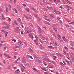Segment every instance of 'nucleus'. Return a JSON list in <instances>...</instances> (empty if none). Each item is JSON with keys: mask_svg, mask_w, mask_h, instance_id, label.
<instances>
[{"mask_svg": "<svg viewBox=\"0 0 74 74\" xmlns=\"http://www.w3.org/2000/svg\"><path fill=\"white\" fill-rule=\"evenodd\" d=\"M56 14H60V13L58 11H57L56 12Z\"/></svg>", "mask_w": 74, "mask_h": 74, "instance_id": "4be33fe9", "label": "nucleus"}, {"mask_svg": "<svg viewBox=\"0 0 74 74\" xmlns=\"http://www.w3.org/2000/svg\"><path fill=\"white\" fill-rule=\"evenodd\" d=\"M9 10L11 9V6L10 5H9Z\"/></svg>", "mask_w": 74, "mask_h": 74, "instance_id": "bb28decb", "label": "nucleus"}, {"mask_svg": "<svg viewBox=\"0 0 74 74\" xmlns=\"http://www.w3.org/2000/svg\"><path fill=\"white\" fill-rule=\"evenodd\" d=\"M42 39V40H45V38L43 37Z\"/></svg>", "mask_w": 74, "mask_h": 74, "instance_id": "338daca9", "label": "nucleus"}, {"mask_svg": "<svg viewBox=\"0 0 74 74\" xmlns=\"http://www.w3.org/2000/svg\"><path fill=\"white\" fill-rule=\"evenodd\" d=\"M2 25H7V23H5V22H3L2 23Z\"/></svg>", "mask_w": 74, "mask_h": 74, "instance_id": "c9c22d12", "label": "nucleus"}, {"mask_svg": "<svg viewBox=\"0 0 74 74\" xmlns=\"http://www.w3.org/2000/svg\"><path fill=\"white\" fill-rule=\"evenodd\" d=\"M57 55H59L60 57H63V55H62V54L58 53Z\"/></svg>", "mask_w": 74, "mask_h": 74, "instance_id": "b1692460", "label": "nucleus"}, {"mask_svg": "<svg viewBox=\"0 0 74 74\" xmlns=\"http://www.w3.org/2000/svg\"><path fill=\"white\" fill-rule=\"evenodd\" d=\"M23 42H21V40H20L18 42L19 44H22L23 43Z\"/></svg>", "mask_w": 74, "mask_h": 74, "instance_id": "f3484780", "label": "nucleus"}, {"mask_svg": "<svg viewBox=\"0 0 74 74\" xmlns=\"http://www.w3.org/2000/svg\"><path fill=\"white\" fill-rule=\"evenodd\" d=\"M28 57H29V58H30V59H33V57H32L30 56H28Z\"/></svg>", "mask_w": 74, "mask_h": 74, "instance_id": "72a5a7b5", "label": "nucleus"}, {"mask_svg": "<svg viewBox=\"0 0 74 74\" xmlns=\"http://www.w3.org/2000/svg\"><path fill=\"white\" fill-rule=\"evenodd\" d=\"M4 55H5V56H6L7 57L8 56V54H7L6 53H4Z\"/></svg>", "mask_w": 74, "mask_h": 74, "instance_id": "e433bc0d", "label": "nucleus"}, {"mask_svg": "<svg viewBox=\"0 0 74 74\" xmlns=\"http://www.w3.org/2000/svg\"><path fill=\"white\" fill-rule=\"evenodd\" d=\"M15 73L16 74H19V72L17 71H15Z\"/></svg>", "mask_w": 74, "mask_h": 74, "instance_id": "a878e982", "label": "nucleus"}, {"mask_svg": "<svg viewBox=\"0 0 74 74\" xmlns=\"http://www.w3.org/2000/svg\"><path fill=\"white\" fill-rule=\"evenodd\" d=\"M24 17L25 18L28 19V17H27V16H26V15H24Z\"/></svg>", "mask_w": 74, "mask_h": 74, "instance_id": "cd10ccee", "label": "nucleus"}, {"mask_svg": "<svg viewBox=\"0 0 74 74\" xmlns=\"http://www.w3.org/2000/svg\"><path fill=\"white\" fill-rule=\"evenodd\" d=\"M47 4H51V3H49V2L47 3Z\"/></svg>", "mask_w": 74, "mask_h": 74, "instance_id": "680f3d73", "label": "nucleus"}, {"mask_svg": "<svg viewBox=\"0 0 74 74\" xmlns=\"http://www.w3.org/2000/svg\"><path fill=\"white\" fill-rule=\"evenodd\" d=\"M74 24V21H73L71 23H69V25H73Z\"/></svg>", "mask_w": 74, "mask_h": 74, "instance_id": "5701e85b", "label": "nucleus"}, {"mask_svg": "<svg viewBox=\"0 0 74 74\" xmlns=\"http://www.w3.org/2000/svg\"><path fill=\"white\" fill-rule=\"evenodd\" d=\"M59 38H61V37H60V36H58V38L59 39Z\"/></svg>", "mask_w": 74, "mask_h": 74, "instance_id": "0e129e2a", "label": "nucleus"}, {"mask_svg": "<svg viewBox=\"0 0 74 74\" xmlns=\"http://www.w3.org/2000/svg\"><path fill=\"white\" fill-rule=\"evenodd\" d=\"M9 27L8 26H5V29H8L9 28Z\"/></svg>", "mask_w": 74, "mask_h": 74, "instance_id": "c756f323", "label": "nucleus"}, {"mask_svg": "<svg viewBox=\"0 0 74 74\" xmlns=\"http://www.w3.org/2000/svg\"><path fill=\"white\" fill-rule=\"evenodd\" d=\"M15 47L16 48H19V46H17V45H16L15 46Z\"/></svg>", "mask_w": 74, "mask_h": 74, "instance_id": "2f4dec72", "label": "nucleus"}, {"mask_svg": "<svg viewBox=\"0 0 74 74\" xmlns=\"http://www.w3.org/2000/svg\"><path fill=\"white\" fill-rule=\"evenodd\" d=\"M28 24H29L30 26H31V27H33V25H32V23H28Z\"/></svg>", "mask_w": 74, "mask_h": 74, "instance_id": "6ab92c4d", "label": "nucleus"}, {"mask_svg": "<svg viewBox=\"0 0 74 74\" xmlns=\"http://www.w3.org/2000/svg\"><path fill=\"white\" fill-rule=\"evenodd\" d=\"M6 11H8V8H7V7H6Z\"/></svg>", "mask_w": 74, "mask_h": 74, "instance_id": "4d7b16f0", "label": "nucleus"}, {"mask_svg": "<svg viewBox=\"0 0 74 74\" xmlns=\"http://www.w3.org/2000/svg\"><path fill=\"white\" fill-rule=\"evenodd\" d=\"M66 26L67 27H70V26L68 25H66Z\"/></svg>", "mask_w": 74, "mask_h": 74, "instance_id": "49530a36", "label": "nucleus"}, {"mask_svg": "<svg viewBox=\"0 0 74 74\" xmlns=\"http://www.w3.org/2000/svg\"><path fill=\"white\" fill-rule=\"evenodd\" d=\"M14 54H16V55H17L18 54V52H14Z\"/></svg>", "mask_w": 74, "mask_h": 74, "instance_id": "09e8293b", "label": "nucleus"}, {"mask_svg": "<svg viewBox=\"0 0 74 74\" xmlns=\"http://www.w3.org/2000/svg\"><path fill=\"white\" fill-rule=\"evenodd\" d=\"M7 34H8V32H7L5 34V37H7Z\"/></svg>", "mask_w": 74, "mask_h": 74, "instance_id": "58836bf2", "label": "nucleus"}, {"mask_svg": "<svg viewBox=\"0 0 74 74\" xmlns=\"http://www.w3.org/2000/svg\"><path fill=\"white\" fill-rule=\"evenodd\" d=\"M44 23H45V24H47V25H50V23L48 22H46L45 21H44Z\"/></svg>", "mask_w": 74, "mask_h": 74, "instance_id": "423d86ee", "label": "nucleus"}, {"mask_svg": "<svg viewBox=\"0 0 74 74\" xmlns=\"http://www.w3.org/2000/svg\"><path fill=\"white\" fill-rule=\"evenodd\" d=\"M42 70H44V71H47V70L45 68H42Z\"/></svg>", "mask_w": 74, "mask_h": 74, "instance_id": "473e14b6", "label": "nucleus"}, {"mask_svg": "<svg viewBox=\"0 0 74 74\" xmlns=\"http://www.w3.org/2000/svg\"><path fill=\"white\" fill-rule=\"evenodd\" d=\"M64 42L63 40H61L60 41V43H61V44H63Z\"/></svg>", "mask_w": 74, "mask_h": 74, "instance_id": "7c9ffc66", "label": "nucleus"}, {"mask_svg": "<svg viewBox=\"0 0 74 74\" xmlns=\"http://www.w3.org/2000/svg\"><path fill=\"white\" fill-rule=\"evenodd\" d=\"M2 19H3V20H4V19H5V18H4V15L3 14H2Z\"/></svg>", "mask_w": 74, "mask_h": 74, "instance_id": "2eb2a0df", "label": "nucleus"}, {"mask_svg": "<svg viewBox=\"0 0 74 74\" xmlns=\"http://www.w3.org/2000/svg\"><path fill=\"white\" fill-rule=\"evenodd\" d=\"M25 31L26 33H28V29H25Z\"/></svg>", "mask_w": 74, "mask_h": 74, "instance_id": "412c9836", "label": "nucleus"}, {"mask_svg": "<svg viewBox=\"0 0 74 74\" xmlns=\"http://www.w3.org/2000/svg\"><path fill=\"white\" fill-rule=\"evenodd\" d=\"M72 60L73 63H74V58H72Z\"/></svg>", "mask_w": 74, "mask_h": 74, "instance_id": "c03bdc74", "label": "nucleus"}, {"mask_svg": "<svg viewBox=\"0 0 74 74\" xmlns=\"http://www.w3.org/2000/svg\"><path fill=\"white\" fill-rule=\"evenodd\" d=\"M40 49H44V47H42V45H40Z\"/></svg>", "mask_w": 74, "mask_h": 74, "instance_id": "1a4fd4ad", "label": "nucleus"}, {"mask_svg": "<svg viewBox=\"0 0 74 74\" xmlns=\"http://www.w3.org/2000/svg\"><path fill=\"white\" fill-rule=\"evenodd\" d=\"M26 58L25 57H23L22 60V62L23 63H26Z\"/></svg>", "mask_w": 74, "mask_h": 74, "instance_id": "7ed1b4c3", "label": "nucleus"}, {"mask_svg": "<svg viewBox=\"0 0 74 74\" xmlns=\"http://www.w3.org/2000/svg\"><path fill=\"white\" fill-rule=\"evenodd\" d=\"M28 51H29L30 52H33V51L32 49H31L30 48H28Z\"/></svg>", "mask_w": 74, "mask_h": 74, "instance_id": "39448f33", "label": "nucleus"}, {"mask_svg": "<svg viewBox=\"0 0 74 74\" xmlns=\"http://www.w3.org/2000/svg\"><path fill=\"white\" fill-rule=\"evenodd\" d=\"M12 41H14V42H16V40L15 39H13Z\"/></svg>", "mask_w": 74, "mask_h": 74, "instance_id": "3c124183", "label": "nucleus"}, {"mask_svg": "<svg viewBox=\"0 0 74 74\" xmlns=\"http://www.w3.org/2000/svg\"><path fill=\"white\" fill-rule=\"evenodd\" d=\"M57 3H60V1L59 0H57Z\"/></svg>", "mask_w": 74, "mask_h": 74, "instance_id": "603ef678", "label": "nucleus"}, {"mask_svg": "<svg viewBox=\"0 0 74 74\" xmlns=\"http://www.w3.org/2000/svg\"><path fill=\"white\" fill-rule=\"evenodd\" d=\"M38 29L39 30L38 32H41V29L40 28V27L39 26H38Z\"/></svg>", "mask_w": 74, "mask_h": 74, "instance_id": "f8f14e48", "label": "nucleus"}, {"mask_svg": "<svg viewBox=\"0 0 74 74\" xmlns=\"http://www.w3.org/2000/svg\"><path fill=\"white\" fill-rule=\"evenodd\" d=\"M15 13H16V14L18 13V11H17V10H16L15 11Z\"/></svg>", "mask_w": 74, "mask_h": 74, "instance_id": "13d9d810", "label": "nucleus"}, {"mask_svg": "<svg viewBox=\"0 0 74 74\" xmlns=\"http://www.w3.org/2000/svg\"><path fill=\"white\" fill-rule=\"evenodd\" d=\"M53 35L54 37H55L56 38V36H55V33L53 34Z\"/></svg>", "mask_w": 74, "mask_h": 74, "instance_id": "79ce46f5", "label": "nucleus"}, {"mask_svg": "<svg viewBox=\"0 0 74 74\" xmlns=\"http://www.w3.org/2000/svg\"><path fill=\"white\" fill-rule=\"evenodd\" d=\"M37 61L39 63H42V62H41V60H37Z\"/></svg>", "mask_w": 74, "mask_h": 74, "instance_id": "a211bd4d", "label": "nucleus"}, {"mask_svg": "<svg viewBox=\"0 0 74 74\" xmlns=\"http://www.w3.org/2000/svg\"><path fill=\"white\" fill-rule=\"evenodd\" d=\"M8 20H9V21H11V18H8Z\"/></svg>", "mask_w": 74, "mask_h": 74, "instance_id": "8fccbe9b", "label": "nucleus"}, {"mask_svg": "<svg viewBox=\"0 0 74 74\" xmlns=\"http://www.w3.org/2000/svg\"><path fill=\"white\" fill-rule=\"evenodd\" d=\"M65 1L66 2H67V3H68L69 4H71V3L68 0H65Z\"/></svg>", "mask_w": 74, "mask_h": 74, "instance_id": "0eeeda50", "label": "nucleus"}, {"mask_svg": "<svg viewBox=\"0 0 74 74\" xmlns=\"http://www.w3.org/2000/svg\"><path fill=\"white\" fill-rule=\"evenodd\" d=\"M35 43L36 44V45H38V42H37V41Z\"/></svg>", "mask_w": 74, "mask_h": 74, "instance_id": "5fc2aeb1", "label": "nucleus"}, {"mask_svg": "<svg viewBox=\"0 0 74 74\" xmlns=\"http://www.w3.org/2000/svg\"><path fill=\"white\" fill-rule=\"evenodd\" d=\"M40 37L41 38V39H42V38H43V36H40Z\"/></svg>", "mask_w": 74, "mask_h": 74, "instance_id": "a18cd8bd", "label": "nucleus"}, {"mask_svg": "<svg viewBox=\"0 0 74 74\" xmlns=\"http://www.w3.org/2000/svg\"><path fill=\"white\" fill-rule=\"evenodd\" d=\"M63 63H64L65 66H66V63H65V62H63Z\"/></svg>", "mask_w": 74, "mask_h": 74, "instance_id": "774afa93", "label": "nucleus"}, {"mask_svg": "<svg viewBox=\"0 0 74 74\" xmlns=\"http://www.w3.org/2000/svg\"><path fill=\"white\" fill-rule=\"evenodd\" d=\"M49 48H51V49H52V46H50L48 47Z\"/></svg>", "mask_w": 74, "mask_h": 74, "instance_id": "a19ab883", "label": "nucleus"}, {"mask_svg": "<svg viewBox=\"0 0 74 74\" xmlns=\"http://www.w3.org/2000/svg\"><path fill=\"white\" fill-rule=\"evenodd\" d=\"M55 46H58V44L56 43V42H55Z\"/></svg>", "mask_w": 74, "mask_h": 74, "instance_id": "f704fd0d", "label": "nucleus"}, {"mask_svg": "<svg viewBox=\"0 0 74 74\" xmlns=\"http://www.w3.org/2000/svg\"><path fill=\"white\" fill-rule=\"evenodd\" d=\"M40 42H41L42 43V44H43V42H42V40H41L40 39Z\"/></svg>", "mask_w": 74, "mask_h": 74, "instance_id": "37998d69", "label": "nucleus"}, {"mask_svg": "<svg viewBox=\"0 0 74 74\" xmlns=\"http://www.w3.org/2000/svg\"><path fill=\"white\" fill-rule=\"evenodd\" d=\"M49 16L50 17H51V18H53V15L52 14H49Z\"/></svg>", "mask_w": 74, "mask_h": 74, "instance_id": "9b49d317", "label": "nucleus"}, {"mask_svg": "<svg viewBox=\"0 0 74 74\" xmlns=\"http://www.w3.org/2000/svg\"><path fill=\"white\" fill-rule=\"evenodd\" d=\"M32 69L34 70L35 71H36V69L34 68H33Z\"/></svg>", "mask_w": 74, "mask_h": 74, "instance_id": "e2e57ef3", "label": "nucleus"}, {"mask_svg": "<svg viewBox=\"0 0 74 74\" xmlns=\"http://www.w3.org/2000/svg\"><path fill=\"white\" fill-rule=\"evenodd\" d=\"M45 20H46L47 21H49V22H50V20H49V19H47V18H45Z\"/></svg>", "mask_w": 74, "mask_h": 74, "instance_id": "c85d7f7f", "label": "nucleus"}, {"mask_svg": "<svg viewBox=\"0 0 74 74\" xmlns=\"http://www.w3.org/2000/svg\"><path fill=\"white\" fill-rule=\"evenodd\" d=\"M29 36L30 38H34V37H33V36L32 35V34H31V33H29Z\"/></svg>", "mask_w": 74, "mask_h": 74, "instance_id": "20e7f679", "label": "nucleus"}, {"mask_svg": "<svg viewBox=\"0 0 74 74\" xmlns=\"http://www.w3.org/2000/svg\"><path fill=\"white\" fill-rule=\"evenodd\" d=\"M21 71H22V72H23V71L24 70V68L22 67H21Z\"/></svg>", "mask_w": 74, "mask_h": 74, "instance_id": "aec40b11", "label": "nucleus"}, {"mask_svg": "<svg viewBox=\"0 0 74 74\" xmlns=\"http://www.w3.org/2000/svg\"><path fill=\"white\" fill-rule=\"evenodd\" d=\"M16 9L15 8H13V11H15Z\"/></svg>", "mask_w": 74, "mask_h": 74, "instance_id": "bf43d9fd", "label": "nucleus"}, {"mask_svg": "<svg viewBox=\"0 0 74 74\" xmlns=\"http://www.w3.org/2000/svg\"><path fill=\"white\" fill-rule=\"evenodd\" d=\"M60 64L61 66H63V67H64L65 66V65L63 64V63H62V62H60Z\"/></svg>", "mask_w": 74, "mask_h": 74, "instance_id": "4468645a", "label": "nucleus"}, {"mask_svg": "<svg viewBox=\"0 0 74 74\" xmlns=\"http://www.w3.org/2000/svg\"><path fill=\"white\" fill-rule=\"evenodd\" d=\"M65 7H66V8H69L70 6L68 5H65Z\"/></svg>", "mask_w": 74, "mask_h": 74, "instance_id": "4c0bfd02", "label": "nucleus"}, {"mask_svg": "<svg viewBox=\"0 0 74 74\" xmlns=\"http://www.w3.org/2000/svg\"><path fill=\"white\" fill-rule=\"evenodd\" d=\"M44 60H45L46 62H47H47H50V63H52V62L51 61L49 60V59L48 58H44Z\"/></svg>", "mask_w": 74, "mask_h": 74, "instance_id": "f257e3e1", "label": "nucleus"}, {"mask_svg": "<svg viewBox=\"0 0 74 74\" xmlns=\"http://www.w3.org/2000/svg\"><path fill=\"white\" fill-rule=\"evenodd\" d=\"M49 68H53V66H49Z\"/></svg>", "mask_w": 74, "mask_h": 74, "instance_id": "052dcab7", "label": "nucleus"}, {"mask_svg": "<svg viewBox=\"0 0 74 74\" xmlns=\"http://www.w3.org/2000/svg\"><path fill=\"white\" fill-rule=\"evenodd\" d=\"M47 8H48V9H49V10H51V9H52V8H52L51 7H49V6L47 7Z\"/></svg>", "mask_w": 74, "mask_h": 74, "instance_id": "dca6fc26", "label": "nucleus"}, {"mask_svg": "<svg viewBox=\"0 0 74 74\" xmlns=\"http://www.w3.org/2000/svg\"><path fill=\"white\" fill-rule=\"evenodd\" d=\"M63 52H64L63 53L65 55H66V51L64 50L63 51Z\"/></svg>", "mask_w": 74, "mask_h": 74, "instance_id": "393cba45", "label": "nucleus"}, {"mask_svg": "<svg viewBox=\"0 0 74 74\" xmlns=\"http://www.w3.org/2000/svg\"><path fill=\"white\" fill-rule=\"evenodd\" d=\"M5 12L6 13H7V12H8V11L7 10H5Z\"/></svg>", "mask_w": 74, "mask_h": 74, "instance_id": "6e6d98bb", "label": "nucleus"}, {"mask_svg": "<svg viewBox=\"0 0 74 74\" xmlns=\"http://www.w3.org/2000/svg\"><path fill=\"white\" fill-rule=\"evenodd\" d=\"M46 41H49L48 38H46Z\"/></svg>", "mask_w": 74, "mask_h": 74, "instance_id": "de8ad7c7", "label": "nucleus"}, {"mask_svg": "<svg viewBox=\"0 0 74 74\" xmlns=\"http://www.w3.org/2000/svg\"><path fill=\"white\" fill-rule=\"evenodd\" d=\"M44 73H45V74H48V72H44Z\"/></svg>", "mask_w": 74, "mask_h": 74, "instance_id": "864d4df0", "label": "nucleus"}, {"mask_svg": "<svg viewBox=\"0 0 74 74\" xmlns=\"http://www.w3.org/2000/svg\"><path fill=\"white\" fill-rule=\"evenodd\" d=\"M3 63H4L5 64V60H4L3 61Z\"/></svg>", "mask_w": 74, "mask_h": 74, "instance_id": "69168bd1", "label": "nucleus"}, {"mask_svg": "<svg viewBox=\"0 0 74 74\" xmlns=\"http://www.w3.org/2000/svg\"><path fill=\"white\" fill-rule=\"evenodd\" d=\"M62 38L63 39L64 41H65L66 42H68V41H69V40L67 39L66 38L64 37H63Z\"/></svg>", "mask_w": 74, "mask_h": 74, "instance_id": "f03ea898", "label": "nucleus"}, {"mask_svg": "<svg viewBox=\"0 0 74 74\" xmlns=\"http://www.w3.org/2000/svg\"><path fill=\"white\" fill-rule=\"evenodd\" d=\"M2 32H3V33H5V32H6V31H4V30L2 29V30H1Z\"/></svg>", "mask_w": 74, "mask_h": 74, "instance_id": "ea45409f", "label": "nucleus"}, {"mask_svg": "<svg viewBox=\"0 0 74 74\" xmlns=\"http://www.w3.org/2000/svg\"><path fill=\"white\" fill-rule=\"evenodd\" d=\"M64 49H65L66 51H69V49L67 48L66 46H65L64 47Z\"/></svg>", "mask_w": 74, "mask_h": 74, "instance_id": "6e6552de", "label": "nucleus"}, {"mask_svg": "<svg viewBox=\"0 0 74 74\" xmlns=\"http://www.w3.org/2000/svg\"><path fill=\"white\" fill-rule=\"evenodd\" d=\"M65 61H66V62L68 64H69V66H70V62L69 61H68V60H65Z\"/></svg>", "mask_w": 74, "mask_h": 74, "instance_id": "ddd939ff", "label": "nucleus"}, {"mask_svg": "<svg viewBox=\"0 0 74 74\" xmlns=\"http://www.w3.org/2000/svg\"><path fill=\"white\" fill-rule=\"evenodd\" d=\"M70 44L71 45V46H73V42L72 41H70Z\"/></svg>", "mask_w": 74, "mask_h": 74, "instance_id": "9d476101", "label": "nucleus"}]
</instances>
